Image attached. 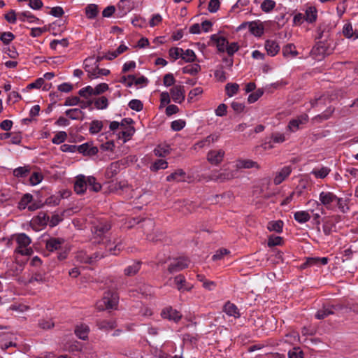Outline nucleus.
Masks as SVG:
<instances>
[{"mask_svg":"<svg viewBox=\"0 0 358 358\" xmlns=\"http://www.w3.org/2000/svg\"><path fill=\"white\" fill-rule=\"evenodd\" d=\"M142 265V262L139 260L134 261L133 263L129 266H127L124 269V274L126 276H134L141 269Z\"/></svg>","mask_w":358,"mask_h":358,"instance_id":"obj_20","label":"nucleus"},{"mask_svg":"<svg viewBox=\"0 0 358 358\" xmlns=\"http://www.w3.org/2000/svg\"><path fill=\"white\" fill-rule=\"evenodd\" d=\"M305 20L310 23H314L317 18V10L315 6H309L305 9Z\"/></svg>","mask_w":358,"mask_h":358,"instance_id":"obj_22","label":"nucleus"},{"mask_svg":"<svg viewBox=\"0 0 358 358\" xmlns=\"http://www.w3.org/2000/svg\"><path fill=\"white\" fill-rule=\"evenodd\" d=\"M161 316L164 319H167L174 322H178L182 318V314L171 306L165 307L161 312Z\"/></svg>","mask_w":358,"mask_h":358,"instance_id":"obj_7","label":"nucleus"},{"mask_svg":"<svg viewBox=\"0 0 358 358\" xmlns=\"http://www.w3.org/2000/svg\"><path fill=\"white\" fill-rule=\"evenodd\" d=\"M103 127V123L99 120H93L90 123V132L92 134L99 133Z\"/></svg>","mask_w":358,"mask_h":358,"instance_id":"obj_51","label":"nucleus"},{"mask_svg":"<svg viewBox=\"0 0 358 358\" xmlns=\"http://www.w3.org/2000/svg\"><path fill=\"white\" fill-rule=\"evenodd\" d=\"M154 153L157 157H165L169 153V150L167 146L159 145L155 148Z\"/></svg>","mask_w":358,"mask_h":358,"instance_id":"obj_63","label":"nucleus"},{"mask_svg":"<svg viewBox=\"0 0 358 358\" xmlns=\"http://www.w3.org/2000/svg\"><path fill=\"white\" fill-rule=\"evenodd\" d=\"M334 306L327 304L324 305L322 308L318 310L315 314V318L317 320H323L328 317L330 315H333L334 313Z\"/></svg>","mask_w":358,"mask_h":358,"instance_id":"obj_21","label":"nucleus"},{"mask_svg":"<svg viewBox=\"0 0 358 358\" xmlns=\"http://www.w3.org/2000/svg\"><path fill=\"white\" fill-rule=\"evenodd\" d=\"M201 71V66L198 64L187 65L182 68V73L194 76Z\"/></svg>","mask_w":358,"mask_h":358,"instance_id":"obj_41","label":"nucleus"},{"mask_svg":"<svg viewBox=\"0 0 358 358\" xmlns=\"http://www.w3.org/2000/svg\"><path fill=\"white\" fill-rule=\"evenodd\" d=\"M50 216L44 213L41 212L39 214L33 218L31 224H38L39 227L46 226L49 223Z\"/></svg>","mask_w":358,"mask_h":358,"instance_id":"obj_25","label":"nucleus"},{"mask_svg":"<svg viewBox=\"0 0 358 358\" xmlns=\"http://www.w3.org/2000/svg\"><path fill=\"white\" fill-rule=\"evenodd\" d=\"M294 218L297 222L303 224L310 220V215L307 211L300 210L294 213Z\"/></svg>","mask_w":358,"mask_h":358,"instance_id":"obj_35","label":"nucleus"},{"mask_svg":"<svg viewBox=\"0 0 358 358\" xmlns=\"http://www.w3.org/2000/svg\"><path fill=\"white\" fill-rule=\"evenodd\" d=\"M250 31L255 36H261L264 34V27L257 22H248Z\"/></svg>","mask_w":358,"mask_h":358,"instance_id":"obj_29","label":"nucleus"},{"mask_svg":"<svg viewBox=\"0 0 358 358\" xmlns=\"http://www.w3.org/2000/svg\"><path fill=\"white\" fill-rule=\"evenodd\" d=\"M135 129L133 127L129 126L124 129V130L122 131L119 134V138H124V141L126 142L127 140H129L134 134Z\"/></svg>","mask_w":358,"mask_h":358,"instance_id":"obj_49","label":"nucleus"},{"mask_svg":"<svg viewBox=\"0 0 358 358\" xmlns=\"http://www.w3.org/2000/svg\"><path fill=\"white\" fill-rule=\"evenodd\" d=\"M236 167L238 169H251V168H257L259 169V166L258 164L252 161L251 159H239L237 161Z\"/></svg>","mask_w":358,"mask_h":358,"instance_id":"obj_31","label":"nucleus"},{"mask_svg":"<svg viewBox=\"0 0 358 358\" xmlns=\"http://www.w3.org/2000/svg\"><path fill=\"white\" fill-rule=\"evenodd\" d=\"M78 94L80 96L88 99L90 96L94 95L93 87L90 85L85 87L79 90Z\"/></svg>","mask_w":358,"mask_h":358,"instance_id":"obj_55","label":"nucleus"},{"mask_svg":"<svg viewBox=\"0 0 358 358\" xmlns=\"http://www.w3.org/2000/svg\"><path fill=\"white\" fill-rule=\"evenodd\" d=\"M263 93L264 91L262 89H258L255 92H252L249 95L248 98V101L250 103H255L263 95Z\"/></svg>","mask_w":358,"mask_h":358,"instance_id":"obj_61","label":"nucleus"},{"mask_svg":"<svg viewBox=\"0 0 358 358\" xmlns=\"http://www.w3.org/2000/svg\"><path fill=\"white\" fill-rule=\"evenodd\" d=\"M174 283L177 289L180 292H190L194 286L192 284L187 282L183 275H178L174 278Z\"/></svg>","mask_w":358,"mask_h":358,"instance_id":"obj_10","label":"nucleus"},{"mask_svg":"<svg viewBox=\"0 0 358 358\" xmlns=\"http://www.w3.org/2000/svg\"><path fill=\"white\" fill-rule=\"evenodd\" d=\"M239 90V85L237 83H227L225 86L226 94L229 97L236 94Z\"/></svg>","mask_w":358,"mask_h":358,"instance_id":"obj_48","label":"nucleus"},{"mask_svg":"<svg viewBox=\"0 0 358 358\" xmlns=\"http://www.w3.org/2000/svg\"><path fill=\"white\" fill-rule=\"evenodd\" d=\"M222 311L228 316L233 317L234 319H238L241 315L237 306L230 301L225 302L222 307Z\"/></svg>","mask_w":358,"mask_h":358,"instance_id":"obj_11","label":"nucleus"},{"mask_svg":"<svg viewBox=\"0 0 358 358\" xmlns=\"http://www.w3.org/2000/svg\"><path fill=\"white\" fill-rule=\"evenodd\" d=\"M335 228V224L331 221H326L322 227L323 232L327 236H329Z\"/></svg>","mask_w":358,"mask_h":358,"instance_id":"obj_60","label":"nucleus"},{"mask_svg":"<svg viewBox=\"0 0 358 358\" xmlns=\"http://www.w3.org/2000/svg\"><path fill=\"white\" fill-rule=\"evenodd\" d=\"M94 104L96 108L99 110L106 109L108 106V99L104 96H100L94 100Z\"/></svg>","mask_w":358,"mask_h":358,"instance_id":"obj_43","label":"nucleus"},{"mask_svg":"<svg viewBox=\"0 0 358 358\" xmlns=\"http://www.w3.org/2000/svg\"><path fill=\"white\" fill-rule=\"evenodd\" d=\"M30 172L29 166H20L13 170V175L17 178H25Z\"/></svg>","mask_w":358,"mask_h":358,"instance_id":"obj_45","label":"nucleus"},{"mask_svg":"<svg viewBox=\"0 0 358 358\" xmlns=\"http://www.w3.org/2000/svg\"><path fill=\"white\" fill-rule=\"evenodd\" d=\"M284 222L281 220L275 221H270L267 224V229L270 231H275L277 233H281L282 231Z\"/></svg>","mask_w":358,"mask_h":358,"instance_id":"obj_32","label":"nucleus"},{"mask_svg":"<svg viewBox=\"0 0 358 358\" xmlns=\"http://www.w3.org/2000/svg\"><path fill=\"white\" fill-rule=\"evenodd\" d=\"M210 41L216 44L218 52H225L229 42L225 37L219 36L217 34H213L210 36Z\"/></svg>","mask_w":358,"mask_h":358,"instance_id":"obj_18","label":"nucleus"},{"mask_svg":"<svg viewBox=\"0 0 358 358\" xmlns=\"http://www.w3.org/2000/svg\"><path fill=\"white\" fill-rule=\"evenodd\" d=\"M190 261L187 257H180L173 259L168 266V271L170 273L178 272L187 268Z\"/></svg>","mask_w":358,"mask_h":358,"instance_id":"obj_6","label":"nucleus"},{"mask_svg":"<svg viewBox=\"0 0 358 358\" xmlns=\"http://www.w3.org/2000/svg\"><path fill=\"white\" fill-rule=\"evenodd\" d=\"M107 255V252L102 251H96L93 254L89 255L85 251H78L76 256V260L80 264H93Z\"/></svg>","mask_w":358,"mask_h":358,"instance_id":"obj_5","label":"nucleus"},{"mask_svg":"<svg viewBox=\"0 0 358 358\" xmlns=\"http://www.w3.org/2000/svg\"><path fill=\"white\" fill-rule=\"evenodd\" d=\"M66 138L67 134L65 131H58L52 139V142L53 144L59 145L64 143Z\"/></svg>","mask_w":358,"mask_h":358,"instance_id":"obj_50","label":"nucleus"},{"mask_svg":"<svg viewBox=\"0 0 358 358\" xmlns=\"http://www.w3.org/2000/svg\"><path fill=\"white\" fill-rule=\"evenodd\" d=\"M181 59L185 62H193L196 60V56L194 52L191 49H187L185 51L182 50Z\"/></svg>","mask_w":358,"mask_h":358,"instance_id":"obj_44","label":"nucleus"},{"mask_svg":"<svg viewBox=\"0 0 358 358\" xmlns=\"http://www.w3.org/2000/svg\"><path fill=\"white\" fill-rule=\"evenodd\" d=\"M292 168L291 166H285L279 172L277 173L274 178L273 182L275 185L282 183L292 173Z\"/></svg>","mask_w":358,"mask_h":358,"instance_id":"obj_16","label":"nucleus"},{"mask_svg":"<svg viewBox=\"0 0 358 358\" xmlns=\"http://www.w3.org/2000/svg\"><path fill=\"white\" fill-rule=\"evenodd\" d=\"M170 95L172 100L178 103H181L185 101V91L182 85H174L170 90Z\"/></svg>","mask_w":358,"mask_h":358,"instance_id":"obj_9","label":"nucleus"},{"mask_svg":"<svg viewBox=\"0 0 358 358\" xmlns=\"http://www.w3.org/2000/svg\"><path fill=\"white\" fill-rule=\"evenodd\" d=\"M185 126V122L181 119L174 120L171 122V127L175 131L182 130Z\"/></svg>","mask_w":358,"mask_h":358,"instance_id":"obj_62","label":"nucleus"},{"mask_svg":"<svg viewBox=\"0 0 358 358\" xmlns=\"http://www.w3.org/2000/svg\"><path fill=\"white\" fill-rule=\"evenodd\" d=\"M348 202V199L336 196V208H338L340 210V211L343 213H346L350 210Z\"/></svg>","mask_w":358,"mask_h":358,"instance_id":"obj_36","label":"nucleus"},{"mask_svg":"<svg viewBox=\"0 0 358 358\" xmlns=\"http://www.w3.org/2000/svg\"><path fill=\"white\" fill-rule=\"evenodd\" d=\"M282 54L285 57H294L298 55V52L294 44L289 43L283 47Z\"/></svg>","mask_w":358,"mask_h":358,"instance_id":"obj_37","label":"nucleus"},{"mask_svg":"<svg viewBox=\"0 0 358 358\" xmlns=\"http://www.w3.org/2000/svg\"><path fill=\"white\" fill-rule=\"evenodd\" d=\"M15 38V35L10 31L3 32L0 36V40L5 45H8Z\"/></svg>","mask_w":358,"mask_h":358,"instance_id":"obj_54","label":"nucleus"},{"mask_svg":"<svg viewBox=\"0 0 358 358\" xmlns=\"http://www.w3.org/2000/svg\"><path fill=\"white\" fill-rule=\"evenodd\" d=\"M96 326L101 331H108L115 329L117 323L114 320H99L96 321Z\"/></svg>","mask_w":358,"mask_h":358,"instance_id":"obj_19","label":"nucleus"},{"mask_svg":"<svg viewBox=\"0 0 358 358\" xmlns=\"http://www.w3.org/2000/svg\"><path fill=\"white\" fill-rule=\"evenodd\" d=\"M283 243V238L280 236H276L271 235L268 239V245L269 247H273L277 245H281Z\"/></svg>","mask_w":358,"mask_h":358,"instance_id":"obj_52","label":"nucleus"},{"mask_svg":"<svg viewBox=\"0 0 358 358\" xmlns=\"http://www.w3.org/2000/svg\"><path fill=\"white\" fill-rule=\"evenodd\" d=\"M92 59H86L84 62L85 70L88 73L89 76L91 78H98L100 76H108L110 74V71L106 69H99V64H96L94 68H92V71L88 69V62H91Z\"/></svg>","mask_w":358,"mask_h":358,"instance_id":"obj_8","label":"nucleus"},{"mask_svg":"<svg viewBox=\"0 0 358 358\" xmlns=\"http://www.w3.org/2000/svg\"><path fill=\"white\" fill-rule=\"evenodd\" d=\"M87 184L86 176L84 175H78L76 176L74 182V191L78 194H83L87 189Z\"/></svg>","mask_w":358,"mask_h":358,"instance_id":"obj_14","label":"nucleus"},{"mask_svg":"<svg viewBox=\"0 0 358 358\" xmlns=\"http://www.w3.org/2000/svg\"><path fill=\"white\" fill-rule=\"evenodd\" d=\"M182 53V49L180 48H171L169 50V55L170 57L173 59V60H176L178 58H181V55Z\"/></svg>","mask_w":358,"mask_h":358,"instance_id":"obj_58","label":"nucleus"},{"mask_svg":"<svg viewBox=\"0 0 358 358\" xmlns=\"http://www.w3.org/2000/svg\"><path fill=\"white\" fill-rule=\"evenodd\" d=\"M17 244V247L15 248V252L22 255H30L33 250L29 247L31 243V238L24 233L15 234L12 237Z\"/></svg>","mask_w":358,"mask_h":358,"instance_id":"obj_3","label":"nucleus"},{"mask_svg":"<svg viewBox=\"0 0 358 358\" xmlns=\"http://www.w3.org/2000/svg\"><path fill=\"white\" fill-rule=\"evenodd\" d=\"M317 38L320 41L313 47L310 55L315 59L322 60L325 56L331 55L334 48L329 38V31L319 30Z\"/></svg>","mask_w":358,"mask_h":358,"instance_id":"obj_1","label":"nucleus"},{"mask_svg":"<svg viewBox=\"0 0 358 358\" xmlns=\"http://www.w3.org/2000/svg\"><path fill=\"white\" fill-rule=\"evenodd\" d=\"M64 240L61 238H50L46 241V248L49 251H54L59 249L64 243Z\"/></svg>","mask_w":358,"mask_h":358,"instance_id":"obj_24","label":"nucleus"},{"mask_svg":"<svg viewBox=\"0 0 358 358\" xmlns=\"http://www.w3.org/2000/svg\"><path fill=\"white\" fill-rule=\"evenodd\" d=\"M168 167V162L164 159H157L150 166V171L156 172L160 169H166Z\"/></svg>","mask_w":358,"mask_h":358,"instance_id":"obj_42","label":"nucleus"},{"mask_svg":"<svg viewBox=\"0 0 358 358\" xmlns=\"http://www.w3.org/2000/svg\"><path fill=\"white\" fill-rule=\"evenodd\" d=\"M120 171V165L117 162H113L106 169L105 172V176L108 179H110L115 176Z\"/></svg>","mask_w":358,"mask_h":358,"instance_id":"obj_30","label":"nucleus"},{"mask_svg":"<svg viewBox=\"0 0 358 358\" xmlns=\"http://www.w3.org/2000/svg\"><path fill=\"white\" fill-rule=\"evenodd\" d=\"M119 301V296L116 292L108 291L105 292L104 296L96 306L99 310L116 309Z\"/></svg>","mask_w":358,"mask_h":358,"instance_id":"obj_4","label":"nucleus"},{"mask_svg":"<svg viewBox=\"0 0 358 358\" xmlns=\"http://www.w3.org/2000/svg\"><path fill=\"white\" fill-rule=\"evenodd\" d=\"M330 171L331 169L329 167L323 166L320 169H314L312 171L311 174L315 176L317 178L323 179L329 175Z\"/></svg>","mask_w":358,"mask_h":358,"instance_id":"obj_39","label":"nucleus"},{"mask_svg":"<svg viewBox=\"0 0 358 358\" xmlns=\"http://www.w3.org/2000/svg\"><path fill=\"white\" fill-rule=\"evenodd\" d=\"M65 114L72 120H83L84 113L79 108H72L66 110Z\"/></svg>","mask_w":358,"mask_h":358,"instance_id":"obj_38","label":"nucleus"},{"mask_svg":"<svg viewBox=\"0 0 358 358\" xmlns=\"http://www.w3.org/2000/svg\"><path fill=\"white\" fill-rule=\"evenodd\" d=\"M33 196L27 193L22 196L20 201L18 203V207L20 209H25L28 205L32 201Z\"/></svg>","mask_w":358,"mask_h":358,"instance_id":"obj_46","label":"nucleus"},{"mask_svg":"<svg viewBox=\"0 0 358 358\" xmlns=\"http://www.w3.org/2000/svg\"><path fill=\"white\" fill-rule=\"evenodd\" d=\"M86 181H87V187L88 186L92 191L98 192L101 189V184L96 182L94 176L86 177Z\"/></svg>","mask_w":358,"mask_h":358,"instance_id":"obj_40","label":"nucleus"},{"mask_svg":"<svg viewBox=\"0 0 358 358\" xmlns=\"http://www.w3.org/2000/svg\"><path fill=\"white\" fill-rule=\"evenodd\" d=\"M58 45L66 48L69 45V41L66 38H63L61 40L55 39L50 43V47L52 50H56Z\"/></svg>","mask_w":358,"mask_h":358,"instance_id":"obj_53","label":"nucleus"},{"mask_svg":"<svg viewBox=\"0 0 358 358\" xmlns=\"http://www.w3.org/2000/svg\"><path fill=\"white\" fill-rule=\"evenodd\" d=\"M265 49L266 50L268 55L273 57L279 52L280 46L276 41L267 40L265 42Z\"/></svg>","mask_w":358,"mask_h":358,"instance_id":"obj_26","label":"nucleus"},{"mask_svg":"<svg viewBox=\"0 0 358 358\" xmlns=\"http://www.w3.org/2000/svg\"><path fill=\"white\" fill-rule=\"evenodd\" d=\"M17 18L19 20H20L22 22L27 21L29 23H36L38 24H41L43 22L39 18L34 16L29 11H24V12L18 13Z\"/></svg>","mask_w":358,"mask_h":358,"instance_id":"obj_17","label":"nucleus"},{"mask_svg":"<svg viewBox=\"0 0 358 358\" xmlns=\"http://www.w3.org/2000/svg\"><path fill=\"white\" fill-rule=\"evenodd\" d=\"M185 176V172L182 169H178L175 172L172 173L171 174L169 175L166 177V181H168V182L184 181Z\"/></svg>","mask_w":358,"mask_h":358,"instance_id":"obj_33","label":"nucleus"},{"mask_svg":"<svg viewBox=\"0 0 358 358\" xmlns=\"http://www.w3.org/2000/svg\"><path fill=\"white\" fill-rule=\"evenodd\" d=\"M336 195L329 191H322L319 194V201L315 200H310L308 204L312 205L313 207H318L320 205L324 206L327 210H335L336 208Z\"/></svg>","mask_w":358,"mask_h":358,"instance_id":"obj_2","label":"nucleus"},{"mask_svg":"<svg viewBox=\"0 0 358 358\" xmlns=\"http://www.w3.org/2000/svg\"><path fill=\"white\" fill-rule=\"evenodd\" d=\"M74 331L76 336L80 339L86 340L88 337L90 328L87 324H81L76 327Z\"/></svg>","mask_w":358,"mask_h":358,"instance_id":"obj_27","label":"nucleus"},{"mask_svg":"<svg viewBox=\"0 0 358 358\" xmlns=\"http://www.w3.org/2000/svg\"><path fill=\"white\" fill-rule=\"evenodd\" d=\"M129 107L136 111H141L143 110V104L138 99H132L129 102Z\"/></svg>","mask_w":358,"mask_h":358,"instance_id":"obj_57","label":"nucleus"},{"mask_svg":"<svg viewBox=\"0 0 358 358\" xmlns=\"http://www.w3.org/2000/svg\"><path fill=\"white\" fill-rule=\"evenodd\" d=\"M224 151L222 150H210L207 155L208 161L213 165H218L220 164L224 158Z\"/></svg>","mask_w":358,"mask_h":358,"instance_id":"obj_13","label":"nucleus"},{"mask_svg":"<svg viewBox=\"0 0 358 358\" xmlns=\"http://www.w3.org/2000/svg\"><path fill=\"white\" fill-rule=\"evenodd\" d=\"M99 6L94 3L88 4L85 8V13L87 19L93 20L99 14Z\"/></svg>","mask_w":358,"mask_h":358,"instance_id":"obj_28","label":"nucleus"},{"mask_svg":"<svg viewBox=\"0 0 358 358\" xmlns=\"http://www.w3.org/2000/svg\"><path fill=\"white\" fill-rule=\"evenodd\" d=\"M111 228L110 224L106 221H100L95 224L92 229V233L97 237H101Z\"/></svg>","mask_w":358,"mask_h":358,"instance_id":"obj_12","label":"nucleus"},{"mask_svg":"<svg viewBox=\"0 0 358 358\" xmlns=\"http://www.w3.org/2000/svg\"><path fill=\"white\" fill-rule=\"evenodd\" d=\"M288 357L289 358H303V353L299 348H294L292 350H289L288 352Z\"/></svg>","mask_w":358,"mask_h":358,"instance_id":"obj_64","label":"nucleus"},{"mask_svg":"<svg viewBox=\"0 0 358 358\" xmlns=\"http://www.w3.org/2000/svg\"><path fill=\"white\" fill-rule=\"evenodd\" d=\"M276 3L273 0H264L261 3V9L264 13H270L275 6Z\"/></svg>","mask_w":358,"mask_h":358,"instance_id":"obj_47","label":"nucleus"},{"mask_svg":"<svg viewBox=\"0 0 358 358\" xmlns=\"http://www.w3.org/2000/svg\"><path fill=\"white\" fill-rule=\"evenodd\" d=\"M239 50V45L238 43L233 42L231 43H228L226 48V52L229 57H233L234 55Z\"/></svg>","mask_w":358,"mask_h":358,"instance_id":"obj_56","label":"nucleus"},{"mask_svg":"<svg viewBox=\"0 0 358 358\" xmlns=\"http://www.w3.org/2000/svg\"><path fill=\"white\" fill-rule=\"evenodd\" d=\"M343 34L348 38H358V31H353L351 23H346L343 28Z\"/></svg>","mask_w":358,"mask_h":358,"instance_id":"obj_34","label":"nucleus"},{"mask_svg":"<svg viewBox=\"0 0 358 358\" xmlns=\"http://www.w3.org/2000/svg\"><path fill=\"white\" fill-rule=\"evenodd\" d=\"M334 111V108L329 107L323 113L315 116V119H319L320 121L328 120Z\"/></svg>","mask_w":358,"mask_h":358,"instance_id":"obj_59","label":"nucleus"},{"mask_svg":"<svg viewBox=\"0 0 358 358\" xmlns=\"http://www.w3.org/2000/svg\"><path fill=\"white\" fill-rule=\"evenodd\" d=\"M329 262L328 257H309L302 264L303 268L314 265H326Z\"/></svg>","mask_w":358,"mask_h":358,"instance_id":"obj_23","label":"nucleus"},{"mask_svg":"<svg viewBox=\"0 0 358 358\" xmlns=\"http://www.w3.org/2000/svg\"><path fill=\"white\" fill-rule=\"evenodd\" d=\"M308 120L307 115H302L296 119L292 120L288 124L289 130L295 132L301 128V125L306 124Z\"/></svg>","mask_w":358,"mask_h":358,"instance_id":"obj_15","label":"nucleus"}]
</instances>
